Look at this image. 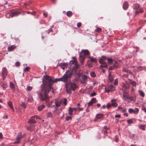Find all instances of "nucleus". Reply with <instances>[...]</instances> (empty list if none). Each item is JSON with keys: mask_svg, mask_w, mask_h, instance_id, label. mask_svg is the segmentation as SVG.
<instances>
[{"mask_svg": "<svg viewBox=\"0 0 146 146\" xmlns=\"http://www.w3.org/2000/svg\"><path fill=\"white\" fill-rule=\"evenodd\" d=\"M63 103L65 105H66L67 104V100L66 98H64V101H63Z\"/></svg>", "mask_w": 146, "mask_h": 146, "instance_id": "obj_51", "label": "nucleus"}, {"mask_svg": "<svg viewBox=\"0 0 146 146\" xmlns=\"http://www.w3.org/2000/svg\"><path fill=\"white\" fill-rule=\"evenodd\" d=\"M96 117L98 119H100L104 117V115L102 114H98L96 115Z\"/></svg>", "mask_w": 146, "mask_h": 146, "instance_id": "obj_28", "label": "nucleus"}, {"mask_svg": "<svg viewBox=\"0 0 146 146\" xmlns=\"http://www.w3.org/2000/svg\"><path fill=\"white\" fill-rule=\"evenodd\" d=\"M123 99L126 100L128 98V97L127 95V94L126 93H124L123 94Z\"/></svg>", "mask_w": 146, "mask_h": 146, "instance_id": "obj_34", "label": "nucleus"}, {"mask_svg": "<svg viewBox=\"0 0 146 146\" xmlns=\"http://www.w3.org/2000/svg\"><path fill=\"white\" fill-rule=\"evenodd\" d=\"M140 8V5L139 4L135 3L133 6V8L134 9L137 10Z\"/></svg>", "mask_w": 146, "mask_h": 146, "instance_id": "obj_23", "label": "nucleus"}, {"mask_svg": "<svg viewBox=\"0 0 146 146\" xmlns=\"http://www.w3.org/2000/svg\"><path fill=\"white\" fill-rule=\"evenodd\" d=\"M122 111L123 112L125 113L127 111V109L126 108H123Z\"/></svg>", "mask_w": 146, "mask_h": 146, "instance_id": "obj_64", "label": "nucleus"}, {"mask_svg": "<svg viewBox=\"0 0 146 146\" xmlns=\"http://www.w3.org/2000/svg\"><path fill=\"white\" fill-rule=\"evenodd\" d=\"M72 15V12L71 11H68L67 12L66 15L68 17H71Z\"/></svg>", "mask_w": 146, "mask_h": 146, "instance_id": "obj_32", "label": "nucleus"}, {"mask_svg": "<svg viewBox=\"0 0 146 146\" xmlns=\"http://www.w3.org/2000/svg\"><path fill=\"white\" fill-rule=\"evenodd\" d=\"M99 62L101 64V66L103 68H106L107 67V65L105 62H103L102 60L100 59Z\"/></svg>", "mask_w": 146, "mask_h": 146, "instance_id": "obj_11", "label": "nucleus"}, {"mask_svg": "<svg viewBox=\"0 0 146 146\" xmlns=\"http://www.w3.org/2000/svg\"><path fill=\"white\" fill-rule=\"evenodd\" d=\"M8 104L11 109L13 111H14V109L13 106H12V102H8Z\"/></svg>", "mask_w": 146, "mask_h": 146, "instance_id": "obj_27", "label": "nucleus"}, {"mask_svg": "<svg viewBox=\"0 0 146 146\" xmlns=\"http://www.w3.org/2000/svg\"><path fill=\"white\" fill-rule=\"evenodd\" d=\"M102 31V29L101 28L97 27L96 29L94 30L95 32H97L99 33H100Z\"/></svg>", "mask_w": 146, "mask_h": 146, "instance_id": "obj_38", "label": "nucleus"}, {"mask_svg": "<svg viewBox=\"0 0 146 146\" xmlns=\"http://www.w3.org/2000/svg\"><path fill=\"white\" fill-rule=\"evenodd\" d=\"M60 65L61 66V67L63 70L65 69V67H67L68 66V64L67 63H61Z\"/></svg>", "mask_w": 146, "mask_h": 146, "instance_id": "obj_18", "label": "nucleus"}, {"mask_svg": "<svg viewBox=\"0 0 146 146\" xmlns=\"http://www.w3.org/2000/svg\"><path fill=\"white\" fill-rule=\"evenodd\" d=\"M104 128L105 129V130L104 131V133H107L110 132V130L109 128H107L106 127H104Z\"/></svg>", "mask_w": 146, "mask_h": 146, "instance_id": "obj_35", "label": "nucleus"}, {"mask_svg": "<svg viewBox=\"0 0 146 146\" xmlns=\"http://www.w3.org/2000/svg\"><path fill=\"white\" fill-rule=\"evenodd\" d=\"M69 78L65 74L60 79L62 81L66 82Z\"/></svg>", "mask_w": 146, "mask_h": 146, "instance_id": "obj_10", "label": "nucleus"}, {"mask_svg": "<svg viewBox=\"0 0 146 146\" xmlns=\"http://www.w3.org/2000/svg\"><path fill=\"white\" fill-rule=\"evenodd\" d=\"M10 87L11 89L13 90H14L15 86L14 84L12 82H10L9 83Z\"/></svg>", "mask_w": 146, "mask_h": 146, "instance_id": "obj_25", "label": "nucleus"}, {"mask_svg": "<svg viewBox=\"0 0 146 146\" xmlns=\"http://www.w3.org/2000/svg\"><path fill=\"white\" fill-rule=\"evenodd\" d=\"M139 111V109L137 108H136L135 110H133V113L135 114L138 113Z\"/></svg>", "mask_w": 146, "mask_h": 146, "instance_id": "obj_37", "label": "nucleus"}, {"mask_svg": "<svg viewBox=\"0 0 146 146\" xmlns=\"http://www.w3.org/2000/svg\"><path fill=\"white\" fill-rule=\"evenodd\" d=\"M43 15L45 17H47L48 16V14L46 12H44L43 13Z\"/></svg>", "mask_w": 146, "mask_h": 146, "instance_id": "obj_58", "label": "nucleus"}, {"mask_svg": "<svg viewBox=\"0 0 146 146\" xmlns=\"http://www.w3.org/2000/svg\"><path fill=\"white\" fill-rule=\"evenodd\" d=\"M114 77L113 76L111 75L110 72H109V77H108V80L110 82H112L113 80Z\"/></svg>", "mask_w": 146, "mask_h": 146, "instance_id": "obj_13", "label": "nucleus"}, {"mask_svg": "<svg viewBox=\"0 0 146 146\" xmlns=\"http://www.w3.org/2000/svg\"><path fill=\"white\" fill-rule=\"evenodd\" d=\"M16 46L14 45H12L11 46H8L7 49L9 51H12L15 48Z\"/></svg>", "mask_w": 146, "mask_h": 146, "instance_id": "obj_21", "label": "nucleus"}, {"mask_svg": "<svg viewBox=\"0 0 146 146\" xmlns=\"http://www.w3.org/2000/svg\"><path fill=\"white\" fill-rule=\"evenodd\" d=\"M88 58L90 59V61L92 62H94V63L97 62V60L95 58L90 56H88Z\"/></svg>", "mask_w": 146, "mask_h": 146, "instance_id": "obj_22", "label": "nucleus"}, {"mask_svg": "<svg viewBox=\"0 0 146 146\" xmlns=\"http://www.w3.org/2000/svg\"><path fill=\"white\" fill-rule=\"evenodd\" d=\"M118 83V80L117 79L115 80V81L114 82V84L115 85H117V84Z\"/></svg>", "mask_w": 146, "mask_h": 146, "instance_id": "obj_52", "label": "nucleus"}, {"mask_svg": "<svg viewBox=\"0 0 146 146\" xmlns=\"http://www.w3.org/2000/svg\"><path fill=\"white\" fill-rule=\"evenodd\" d=\"M105 92L108 93L110 92V90L108 86V87H105Z\"/></svg>", "mask_w": 146, "mask_h": 146, "instance_id": "obj_40", "label": "nucleus"}, {"mask_svg": "<svg viewBox=\"0 0 146 146\" xmlns=\"http://www.w3.org/2000/svg\"><path fill=\"white\" fill-rule=\"evenodd\" d=\"M81 25V23L80 22L78 23L77 25V26L78 27H80Z\"/></svg>", "mask_w": 146, "mask_h": 146, "instance_id": "obj_59", "label": "nucleus"}, {"mask_svg": "<svg viewBox=\"0 0 146 146\" xmlns=\"http://www.w3.org/2000/svg\"><path fill=\"white\" fill-rule=\"evenodd\" d=\"M102 59L103 62H105V60H107V58L104 56H102V58L100 59Z\"/></svg>", "mask_w": 146, "mask_h": 146, "instance_id": "obj_45", "label": "nucleus"}, {"mask_svg": "<svg viewBox=\"0 0 146 146\" xmlns=\"http://www.w3.org/2000/svg\"><path fill=\"white\" fill-rule=\"evenodd\" d=\"M27 129L28 130L30 131H31L33 130V129L30 127H28L27 128Z\"/></svg>", "mask_w": 146, "mask_h": 146, "instance_id": "obj_56", "label": "nucleus"}, {"mask_svg": "<svg viewBox=\"0 0 146 146\" xmlns=\"http://www.w3.org/2000/svg\"><path fill=\"white\" fill-rule=\"evenodd\" d=\"M69 110V114L70 115H72L73 114V108H71V107H70L68 109Z\"/></svg>", "mask_w": 146, "mask_h": 146, "instance_id": "obj_29", "label": "nucleus"}, {"mask_svg": "<svg viewBox=\"0 0 146 146\" xmlns=\"http://www.w3.org/2000/svg\"><path fill=\"white\" fill-rule=\"evenodd\" d=\"M89 54V52L87 50H83L81 51L80 54V56L85 57V56L88 55Z\"/></svg>", "mask_w": 146, "mask_h": 146, "instance_id": "obj_5", "label": "nucleus"}, {"mask_svg": "<svg viewBox=\"0 0 146 146\" xmlns=\"http://www.w3.org/2000/svg\"><path fill=\"white\" fill-rule=\"evenodd\" d=\"M128 7V4L127 1H125L123 5V8L124 9H127Z\"/></svg>", "mask_w": 146, "mask_h": 146, "instance_id": "obj_24", "label": "nucleus"}, {"mask_svg": "<svg viewBox=\"0 0 146 146\" xmlns=\"http://www.w3.org/2000/svg\"><path fill=\"white\" fill-rule=\"evenodd\" d=\"M24 13L23 14H25V13H26L28 14H31L33 15H34L36 13V11H34L32 12H31L29 11H26V12H23Z\"/></svg>", "mask_w": 146, "mask_h": 146, "instance_id": "obj_30", "label": "nucleus"}, {"mask_svg": "<svg viewBox=\"0 0 146 146\" xmlns=\"http://www.w3.org/2000/svg\"><path fill=\"white\" fill-rule=\"evenodd\" d=\"M44 107L45 106L43 105L39 106L38 107V110L39 111H41Z\"/></svg>", "mask_w": 146, "mask_h": 146, "instance_id": "obj_31", "label": "nucleus"}, {"mask_svg": "<svg viewBox=\"0 0 146 146\" xmlns=\"http://www.w3.org/2000/svg\"><path fill=\"white\" fill-rule=\"evenodd\" d=\"M127 122L129 124L133 122V121L131 119H129L127 120Z\"/></svg>", "mask_w": 146, "mask_h": 146, "instance_id": "obj_50", "label": "nucleus"}, {"mask_svg": "<svg viewBox=\"0 0 146 146\" xmlns=\"http://www.w3.org/2000/svg\"><path fill=\"white\" fill-rule=\"evenodd\" d=\"M6 17L7 18H9L11 17V13H8L5 14Z\"/></svg>", "mask_w": 146, "mask_h": 146, "instance_id": "obj_41", "label": "nucleus"}, {"mask_svg": "<svg viewBox=\"0 0 146 146\" xmlns=\"http://www.w3.org/2000/svg\"><path fill=\"white\" fill-rule=\"evenodd\" d=\"M96 101V99L95 98H92L91 100L88 103V105L91 106L93 104L95 103Z\"/></svg>", "mask_w": 146, "mask_h": 146, "instance_id": "obj_20", "label": "nucleus"}, {"mask_svg": "<svg viewBox=\"0 0 146 146\" xmlns=\"http://www.w3.org/2000/svg\"><path fill=\"white\" fill-rule=\"evenodd\" d=\"M109 70H113L114 69V67H113V66L112 67V66H110L109 67Z\"/></svg>", "mask_w": 146, "mask_h": 146, "instance_id": "obj_62", "label": "nucleus"}, {"mask_svg": "<svg viewBox=\"0 0 146 146\" xmlns=\"http://www.w3.org/2000/svg\"><path fill=\"white\" fill-rule=\"evenodd\" d=\"M109 88L110 91H113L114 90V87L112 85H110L108 86Z\"/></svg>", "mask_w": 146, "mask_h": 146, "instance_id": "obj_36", "label": "nucleus"}, {"mask_svg": "<svg viewBox=\"0 0 146 146\" xmlns=\"http://www.w3.org/2000/svg\"><path fill=\"white\" fill-rule=\"evenodd\" d=\"M112 106H111V104L110 103H108L107 104L106 107L108 109H110Z\"/></svg>", "mask_w": 146, "mask_h": 146, "instance_id": "obj_42", "label": "nucleus"}, {"mask_svg": "<svg viewBox=\"0 0 146 146\" xmlns=\"http://www.w3.org/2000/svg\"><path fill=\"white\" fill-rule=\"evenodd\" d=\"M145 127V125H141L139 126V127L140 129H142L143 130H145L144 128Z\"/></svg>", "mask_w": 146, "mask_h": 146, "instance_id": "obj_39", "label": "nucleus"}, {"mask_svg": "<svg viewBox=\"0 0 146 146\" xmlns=\"http://www.w3.org/2000/svg\"><path fill=\"white\" fill-rule=\"evenodd\" d=\"M96 95V93L95 92L92 93L90 94V96H95Z\"/></svg>", "mask_w": 146, "mask_h": 146, "instance_id": "obj_63", "label": "nucleus"}, {"mask_svg": "<svg viewBox=\"0 0 146 146\" xmlns=\"http://www.w3.org/2000/svg\"><path fill=\"white\" fill-rule=\"evenodd\" d=\"M108 62L109 63H111L113 62V60L111 58H107Z\"/></svg>", "mask_w": 146, "mask_h": 146, "instance_id": "obj_48", "label": "nucleus"}, {"mask_svg": "<svg viewBox=\"0 0 146 146\" xmlns=\"http://www.w3.org/2000/svg\"><path fill=\"white\" fill-rule=\"evenodd\" d=\"M32 87L30 86H28L27 88V89L29 91H30L32 89Z\"/></svg>", "mask_w": 146, "mask_h": 146, "instance_id": "obj_53", "label": "nucleus"}, {"mask_svg": "<svg viewBox=\"0 0 146 146\" xmlns=\"http://www.w3.org/2000/svg\"><path fill=\"white\" fill-rule=\"evenodd\" d=\"M62 100H60L58 102H56L55 106L58 107H59L62 104Z\"/></svg>", "mask_w": 146, "mask_h": 146, "instance_id": "obj_26", "label": "nucleus"}, {"mask_svg": "<svg viewBox=\"0 0 146 146\" xmlns=\"http://www.w3.org/2000/svg\"><path fill=\"white\" fill-rule=\"evenodd\" d=\"M20 143V140H17V141H15L13 143L15 144H16L19 143Z\"/></svg>", "mask_w": 146, "mask_h": 146, "instance_id": "obj_60", "label": "nucleus"}, {"mask_svg": "<svg viewBox=\"0 0 146 146\" xmlns=\"http://www.w3.org/2000/svg\"><path fill=\"white\" fill-rule=\"evenodd\" d=\"M0 84L4 89H5L7 87V84L5 82H0Z\"/></svg>", "mask_w": 146, "mask_h": 146, "instance_id": "obj_17", "label": "nucleus"}, {"mask_svg": "<svg viewBox=\"0 0 146 146\" xmlns=\"http://www.w3.org/2000/svg\"><path fill=\"white\" fill-rule=\"evenodd\" d=\"M7 74V70L4 67L3 68L2 72V76L3 78V80H4L5 79Z\"/></svg>", "mask_w": 146, "mask_h": 146, "instance_id": "obj_4", "label": "nucleus"}, {"mask_svg": "<svg viewBox=\"0 0 146 146\" xmlns=\"http://www.w3.org/2000/svg\"><path fill=\"white\" fill-rule=\"evenodd\" d=\"M72 117L71 116H67L66 118V120L68 121L69 120L71 119Z\"/></svg>", "mask_w": 146, "mask_h": 146, "instance_id": "obj_55", "label": "nucleus"}, {"mask_svg": "<svg viewBox=\"0 0 146 146\" xmlns=\"http://www.w3.org/2000/svg\"><path fill=\"white\" fill-rule=\"evenodd\" d=\"M43 84L40 86V90L37 92V93L39 95L40 100L44 101L48 97V93L49 91L52 90L53 93L54 91L52 86L53 81L51 77L48 76H44L42 80Z\"/></svg>", "mask_w": 146, "mask_h": 146, "instance_id": "obj_1", "label": "nucleus"}, {"mask_svg": "<svg viewBox=\"0 0 146 146\" xmlns=\"http://www.w3.org/2000/svg\"><path fill=\"white\" fill-rule=\"evenodd\" d=\"M47 117H51L52 116V114L51 112L48 113L47 114Z\"/></svg>", "mask_w": 146, "mask_h": 146, "instance_id": "obj_46", "label": "nucleus"}, {"mask_svg": "<svg viewBox=\"0 0 146 146\" xmlns=\"http://www.w3.org/2000/svg\"><path fill=\"white\" fill-rule=\"evenodd\" d=\"M90 76L92 77H95L96 75L94 72H92L90 73Z\"/></svg>", "mask_w": 146, "mask_h": 146, "instance_id": "obj_49", "label": "nucleus"}, {"mask_svg": "<svg viewBox=\"0 0 146 146\" xmlns=\"http://www.w3.org/2000/svg\"><path fill=\"white\" fill-rule=\"evenodd\" d=\"M25 135H22L21 134V132H20L18 133L17 134L16 139L17 140H19L20 141V140Z\"/></svg>", "mask_w": 146, "mask_h": 146, "instance_id": "obj_16", "label": "nucleus"}, {"mask_svg": "<svg viewBox=\"0 0 146 146\" xmlns=\"http://www.w3.org/2000/svg\"><path fill=\"white\" fill-rule=\"evenodd\" d=\"M69 78L70 77L72 74V70L70 69L69 70H67L65 74Z\"/></svg>", "mask_w": 146, "mask_h": 146, "instance_id": "obj_12", "label": "nucleus"}, {"mask_svg": "<svg viewBox=\"0 0 146 146\" xmlns=\"http://www.w3.org/2000/svg\"><path fill=\"white\" fill-rule=\"evenodd\" d=\"M117 100L115 99H112L111 100V106L114 107H117L118 104H117L116 102Z\"/></svg>", "mask_w": 146, "mask_h": 146, "instance_id": "obj_8", "label": "nucleus"}, {"mask_svg": "<svg viewBox=\"0 0 146 146\" xmlns=\"http://www.w3.org/2000/svg\"><path fill=\"white\" fill-rule=\"evenodd\" d=\"M21 13V12L19 11H15L11 13V17L17 16Z\"/></svg>", "mask_w": 146, "mask_h": 146, "instance_id": "obj_9", "label": "nucleus"}, {"mask_svg": "<svg viewBox=\"0 0 146 146\" xmlns=\"http://www.w3.org/2000/svg\"><path fill=\"white\" fill-rule=\"evenodd\" d=\"M73 60H70V61L69 63L71 65H74L76 68H78L79 65L78 64V62L76 60V59L75 57H72Z\"/></svg>", "mask_w": 146, "mask_h": 146, "instance_id": "obj_3", "label": "nucleus"}, {"mask_svg": "<svg viewBox=\"0 0 146 146\" xmlns=\"http://www.w3.org/2000/svg\"><path fill=\"white\" fill-rule=\"evenodd\" d=\"M55 105V101L53 100L49 102L47 104V106L49 107H52Z\"/></svg>", "mask_w": 146, "mask_h": 146, "instance_id": "obj_14", "label": "nucleus"}, {"mask_svg": "<svg viewBox=\"0 0 146 146\" xmlns=\"http://www.w3.org/2000/svg\"><path fill=\"white\" fill-rule=\"evenodd\" d=\"M21 107L23 108V109H25L26 108V106L25 105L24 103V102H22L21 103Z\"/></svg>", "mask_w": 146, "mask_h": 146, "instance_id": "obj_43", "label": "nucleus"}, {"mask_svg": "<svg viewBox=\"0 0 146 146\" xmlns=\"http://www.w3.org/2000/svg\"><path fill=\"white\" fill-rule=\"evenodd\" d=\"M130 83L131 85L133 86H135L136 85V83L134 81L131 80L130 81Z\"/></svg>", "mask_w": 146, "mask_h": 146, "instance_id": "obj_44", "label": "nucleus"}, {"mask_svg": "<svg viewBox=\"0 0 146 146\" xmlns=\"http://www.w3.org/2000/svg\"><path fill=\"white\" fill-rule=\"evenodd\" d=\"M79 57L80 64L81 65H83L84 62L85 57L83 56H79Z\"/></svg>", "mask_w": 146, "mask_h": 146, "instance_id": "obj_15", "label": "nucleus"}, {"mask_svg": "<svg viewBox=\"0 0 146 146\" xmlns=\"http://www.w3.org/2000/svg\"><path fill=\"white\" fill-rule=\"evenodd\" d=\"M144 12L142 8L140 7L138 9L136 10L135 11V13L136 15L139 13H142Z\"/></svg>", "mask_w": 146, "mask_h": 146, "instance_id": "obj_19", "label": "nucleus"}, {"mask_svg": "<svg viewBox=\"0 0 146 146\" xmlns=\"http://www.w3.org/2000/svg\"><path fill=\"white\" fill-rule=\"evenodd\" d=\"M77 86L75 83H69L67 86H66V90L67 93L69 94L71 93V90H72L74 91L77 88Z\"/></svg>", "mask_w": 146, "mask_h": 146, "instance_id": "obj_2", "label": "nucleus"}, {"mask_svg": "<svg viewBox=\"0 0 146 146\" xmlns=\"http://www.w3.org/2000/svg\"><path fill=\"white\" fill-rule=\"evenodd\" d=\"M30 69V67L28 66H27L25 68H24V71H28Z\"/></svg>", "mask_w": 146, "mask_h": 146, "instance_id": "obj_47", "label": "nucleus"}, {"mask_svg": "<svg viewBox=\"0 0 146 146\" xmlns=\"http://www.w3.org/2000/svg\"><path fill=\"white\" fill-rule=\"evenodd\" d=\"M15 66L17 67H18L20 65V63L19 62H16L15 63Z\"/></svg>", "mask_w": 146, "mask_h": 146, "instance_id": "obj_57", "label": "nucleus"}, {"mask_svg": "<svg viewBox=\"0 0 146 146\" xmlns=\"http://www.w3.org/2000/svg\"><path fill=\"white\" fill-rule=\"evenodd\" d=\"M38 117L37 116H34L32 117L29 120L28 123H35L36 121L35 120V118H37Z\"/></svg>", "mask_w": 146, "mask_h": 146, "instance_id": "obj_6", "label": "nucleus"}, {"mask_svg": "<svg viewBox=\"0 0 146 146\" xmlns=\"http://www.w3.org/2000/svg\"><path fill=\"white\" fill-rule=\"evenodd\" d=\"M129 112L130 113H133V109L132 108H130L129 110Z\"/></svg>", "mask_w": 146, "mask_h": 146, "instance_id": "obj_54", "label": "nucleus"}, {"mask_svg": "<svg viewBox=\"0 0 146 146\" xmlns=\"http://www.w3.org/2000/svg\"><path fill=\"white\" fill-rule=\"evenodd\" d=\"M121 117V116L120 115H116L115 116V117L116 118H120Z\"/></svg>", "mask_w": 146, "mask_h": 146, "instance_id": "obj_61", "label": "nucleus"}, {"mask_svg": "<svg viewBox=\"0 0 146 146\" xmlns=\"http://www.w3.org/2000/svg\"><path fill=\"white\" fill-rule=\"evenodd\" d=\"M138 92H139L140 95L141 97H144V96H145V94L142 91L140 90H139Z\"/></svg>", "mask_w": 146, "mask_h": 146, "instance_id": "obj_33", "label": "nucleus"}, {"mask_svg": "<svg viewBox=\"0 0 146 146\" xmlns=\"http://www.w3.org/2000/svg\"><path fill=\"white\" fill-rule=\"evenodd\" d=\"M87 80V76L86 75L83 76L81 82L82 83H86Z\"/></svg>", "mask_w": 146, "mask_h": 146, "instance_id": "obj_7", "label": "nucleus"}]
</instances>
